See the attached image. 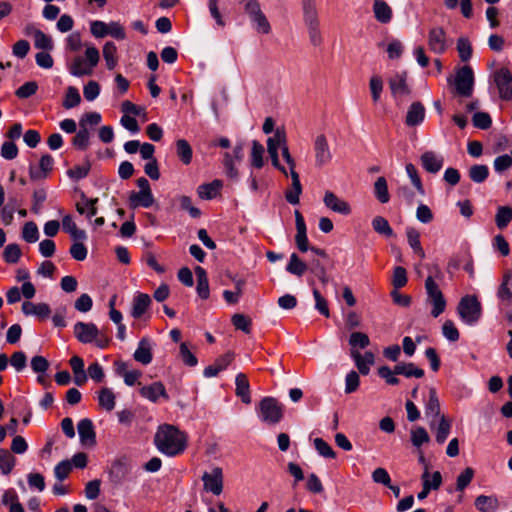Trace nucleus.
Masks as SVG:
<instances>
[{"label":"nucleus","mask_w":512,"mask_h":512,"mask_svg":"<svg viewBox=\"0 0 512 512\" xmlns=\"http://www.w3.org/2000/svg\"><path fill=\"white\" fill-rule=\"evenodd\" d=\"M187 434L174 425L164 424L159 426L154 442L157 449L169 457L183 453L187 447Z\"/></svg>","instance_id":"f257e3e1"},{"label":"nucleus","mask_w":512,"mask_h":512,"mask_svg":"<svg viewBox=\"0 0 512 512\" xmlns=\"http://www.w3.org/2000/svg\"><path fill=\"white\" fill-rule=\"evenodd\" d=\"M84 47V56L74 57L68 66L70 74L75 77L91 75L100 61L99 50L93 44L86 43Z\"/></svg>","instance_id":"f03ea898"},{"label":"nucleus","mask_w":512,"mask_h":512,"mask_svg":"<svg viewBox=\"0 0 512 512\" xmlns=\"http://www.w3.org/2000/svg\"><path fill=\"white\" fill-rule=\"evenodd\" d=\"M74 334L81 343H94L100 349L106 348L110 341L109 337L91 322H77L74 325Z\"/></svg>","instance_id":"7ed1b4c3"},{"label":"nucleus","mask_w":512,"mask_h":512,"mask_svg":"<svg viewBox=\"0 0 512 512\" xmlns=\"http://www.w3.org/2000/svg\"><path fill=\"white\" fill-rule=\"evenodd\" d=\"M426 302L432 307L431 315L434 318L440 316L446 309V299L432 275L425 280Z\"/></svg>","instance_id":"20e7f679"},{"label":"nucleus","mask_w":512,"mask_h":512,"mask_svg":"<svg viewBox=\"0 0 512 512\" xmlns=\"http://www.w3.org/2000/svg\"><path fill=\"white\" fill-rule=\"evenodd\" d=\"M457 312L462 322L469 326L475 325L482 315L481 303L476 296L466 295L461 298Z\"/></svg>","instance_id":"39448f33"},{"label":"nucleus","mask_w":512,"mask_h":512,"mask_svg":"<svg viewBox=\"0 0 512 512\" xmlns=\"http://www.w3.org/2000/svg\"><path fill=\"white\" fill-rule=\"evenodd\" d=\"M286 145V130L283 126L277 127L274 131V134L267 139V151L271 158L272 165L285 176L288 175V172L287 169L280 163L279 150H281Z\"/></svg>","instance_id":"423d86ee"},{"label":"nucleus","mask_w":512,"mask_h":512,"mask_svg":"<svg viewBox=\"0 0 512 512\" xmlns=\"http://www.w3.org/2000/svg\"><path fill=\"white\" fill-rule=\"evenodd\" d=\"M241 3L255 31L260 34H269L272 28L267 17L262 12L259 2L257 0H241Z\"/></svg>","instance_id":"0eeeda50"},{"label":"nucleus","mask_w":512,"mask_h":512,"mask_svg":"<svg viewBox=\"0 0 512 512\" xmlns=\"http://www.w3.org/2000/svg\"><path fill=\"white\" fill-rule=\"evenodd\" d=\"M451 44L452 39L447 36L443 27L434 26L429 29L427 45L432 53L441 55L447 51Z\"/></svg>","instance_id":"6e6552de"},{"label":"nucleus","mask_w":512,"mask_h":512,"mask_svg":"<svg viewBox=\"0 0 512 512\" xmlns=\"http://www.w3.org/2000/svg\"><path fill=\"white\" fill-rule=\"evenodd\" d=\"M453 84L457 94L470 97L474 90V73L470 66L465 65L456 71Z\"/></svg>","instance_id":"1a4fd4ad"},{"label":"nucleus","mask_w":512,"mask_h":512,"mask_svg":"<svg viewBox=\"0 0 512 512\" xmlns=\"http://www.w3.org/2000/svg\"><path fill=\"white\" fill-rule=\"evenodd\" d=\"M259 417L268 424H276L283 417L282 406L272 397H266L259 403Z\"/></svg>","instance_id":"9d476101"},{"label":"nucleus","mask_w":512,"mask_h":512,"mask_svg":"<svg viewBox=\"0 0 512 512\" xmlns=\"http://www.w3.org/2000/svg\"><path fill=\"white\" fill-rule=\"evenodd\" d=\"M203 489L215 496H219L224 488V474L223 469L219 466H214L210 471L203 473L202 477Z\"/></svg>","instance_id":"9b49d317"},{"label":"nucleus","mask_w":512,"mask_h":512,"mask_svg":"<svg viewBox=\"0 0 512 512\" xmlns=\"http://www.w3.org/2000/svg\"><path fill=\"white\" fill-rule=\"evenodd\" d=\"M315 167L322 168L332 160V152L328 139L324 134H318L313 141Z\"/></svg>","instance_id":"f8f14e48"},{"label":"nucleus","mask_w":512,"mask_h":512,"mask_svg":"<svg viewBox=\"0 0 512 512\" xmlns=\"http://www.w3.org/2000/svg\"><path fill=\"white\" fill-rule=\"evenodd\" d=\"M493 81L502 100L512 99V73L507 68H500L493 74Z\"/></svg>","instance_id":"ddd939ff"},{"label":"nucleus","mask_w":512,"mask_h":512,"mask_svg":"<svg viewBox=\"0 0 512 512\" xmlns=\"http://www.w3.org/2000/svg\"><path fill=\"white\" fill-rule=\"evenodd\" d=\"M407 79V71H398L389 79V88L394 98H404L411 93Z\"/></svg>","instance_id":"4468645a"},{"label":"nucleus","mask_w":512,"mask_h":512,"mask_svg":"<svg viewBox=\"0 0 512 512\" xmlns=\"http://www.w3.org/2000/svg\"><path fill=\"white\" fill-rule=\"evenodd\" d=\"M323 203L329 210L344 216H347L352 212L350 204L331 191L325 192Z\"/></svg>","instance_id":"2eb2a0df"},{"label":"nucleus","mask_w":512,"mask_h":512,"mask_svg":"<svg viewBox=\"0 0 512 512\" xmlns=\"http://www.w3.org/2000/svg\"><path fill=\"white\" fill-rule=\"evenodd\" d=\"M139 393L143 398L153 403L158 402L160 398H163L165 400L169 399L166 388L160 381H156L149 385L142 386L139 389Z\"/></svg>","instance_id":"dca6fc26"},{"label":"nucleus","mask_w":512,"mask_h":512,"mask_svg":"<svg viewBox=\"0 0 512 512\" xmlns=\"http://www.w3.org/2000/svg\"><path fill=\"white\" fill-rule=\"evenodd\" d=\"M77 430L80 442L83 446L93 447L96 444V433L94 430L93 422L84 418L81 419L77 424Z\"/></svg>","instance_id":"f3484780"},{"label":"nucleus","mask_w":512,"mask_h":512,"mask_svg":"<svg viewBox=\"0 0 512 512\" xmlns=\"http://www.w3.org/2000/svg\"><path fill=\"white\" fill-rule=\"evenodd\" d=\"M425 415L429 419V426L434 429L436 421L442 415L440 414V403L434 389L429 390L428 399L425 403Z\"/></svg>","instance_id":"a211bd4d"},{"label":"nucleus","mask_w":512,"mask_h":512,"mask_svg":"<svg viewBox=\"0 0 512 512\" xmlns=\"http://www.w3.org/2000/svg\"><path fill=\"white\" fill-rule=\"evenodd\" d=\"M294 214L297 231L295 235L296 246L301 252H307L309 250V241L304 218L298 210Z\"/></svg>","instance_id":"6ab92c4d"},{"label":"nucleus","mask_w":512,"mask_h":512,"mask_svg":"<svg viewBox=\"0 0 512 512\" xmlns=\"http://www.w3.org/2000/svg\"><path fill=\"white\" fill-rule=\"evenodd\" d=\"M350 355L355 362L356 367L362 375H368L370 372V367L375 362V356L371 351H366L364 354H361L356 349H351Z\"/></svg>","instance_id":"aec40b11"},{"label":"nucleus","mask_w":512,"mask_h":512,"mask_svg":"<svg viewBox=\"0 0 512 512\" xmlns=\"http://www.w3.org/2000/svg\"><path fill=\"white\" fill-rule=\"evenodd\" d=\"M22 312L26 316H35L39 320L43 321L49 318L51 309L46 303H33L25 301L22 304Z\"/></svg>","instance_id":"412c9836"},{"label":"nucleus","mask_w":512,"mask_h":512,"mask_svg":"<svg viewBox=\"0 0 512 512\" xmlns=\"http://www.w3.org/2000/svg\"><path fill=\"white\" fill-rule=\"evenodd\" d=\"M155 202L152 192L131 191L128 197V205L132 209L139 207L149 208Z\"/></svg>","instance_id":"4be33fe9"},{"label":"nucleus","mask_w":512,"mask_h":512,"mask_svg":"<svg viewBox=\"0 0 512 512\" xmlns=\"http://www.w3.org/2000/svg\"><path fill=\"white\" fill-rule=\"evenodd\" d=\"M151 298L146 293L137 292L131 304V316L135 319L141 318L151 305Z\"/></svg>","instance_id":"5701e85b"},{"label":"nucleus","mask_w":512,"mask_h":512,"mask_svg":"<svg viewBox=\"0 0 512 512\" xmlns=\"http://www.w3.org/2000/svg\"><path fill=\"white\" fill-rule=\"evenodd\" d=\"M497 297L505 304H512V269H507L502 276Z\"/></svg>","instance_id":"b1692460"},{"label":"nucleus","mask_w":512,"mask_h":512,"mask_svg":"<svg viewBox=\"0 0 512 512\" xmlns=\"http://www.w3.org/2000/svg\"><path fill=\"white\" fill-rule=\"evenodd\" d=\"M54 166V159L49 154H45L40 158L38 168H30V177L33 180L46 178L52 171Z\"/></svg>","instance_id":"393cba45"},{"label":"nucleus","mask_w":512,"mask_h":512,"mask_svg":"<svg viewBox=\"0 0 512 512\" xmlns=\"http://www.w3.org/2000/svg\"><path fill=\"white\" fill-rule=\"evenodd\" d=\"M232 360H233L232 353L224 354L223 356L216 359L213 364L207 366L203 371V375L206 378H211V377L217 376L221 371L225 370L230 365Z\"/></svg>","instance_id":"a878e982"},{"label":"nucleus","mask_w":512,"mask_h":512,"mask_svg":"<svg viewBox=\"0 0 512 512\" xmlns=\"http://www.w3.org/2000/svg\"><path fill=\"white\" fill-rule=\"evenodd\" d=\"M452 421L445 415L439 417L436 421L434 429H431L435 433V440L438 444H443L451 431Z\"/></svg>","instance_id":"bb28decb"},{"label":"nucleus","mask_w":512,"mask_h":512,"mask_svg":"<svg viewBox=\"0 0 512 512\" xmlns=\"http://www.w3.org/2000/svg\"><path fill=\"white\" fill-rule=\"evenodd\" d=\"M134 359L143 364L148 365L151 363L153 357H152V348L151 343L147 338H142L138 346L134 352Z\"/></svg>","instance_id":"cd10ccee"},{"label":"nucleus","mask_w":512,"mask_h":512,"mask_svg":"<svg viewBox=\"0 0 512 512\" xmlns=\"http://www.w3.org/2000/svg\"><path fill=\"white\" fill-rule=\"evenodd\" d=\"M303 19L306 26L318 25V11L315 0H301Z\"/></svg>","instance_id":"c85d7f7f"},{"label":"nucleus","mask_w":512,"mask_h":512,"mask_svg":"<svg viewBox=\"0 0 512 512\" xmlns=\"http://www.w3.org/2000/svg\"><path fill=\"white\" fill-rule=\"evenodd\" d=\"M443 158L432 151H427L421 156L423 168L430 173H437L443 166Z\"/></svg>","instance_id":"c756f323"},{"label":"nucleus","mask_w":512,"mask_h":512,"mask_svg":"<svg viewBox=\"0 0 512 512\" xmlns=\"http://www.w3.org/2000/svg\"><path fill=\"white\" fill-rule=\"evenodd\" d=\"M373 13L375 19L382 24H388L393 17L392 8L383 0H375Z\"/></svg>","instance_id":"7c9ffc66"},{"label":"nucleus","mask_w":512,"mask_h":512,"mask_svg":"<svg viewBox=\"0 0 512 512\" xmlns=\"http://www.w3.org/2000/svg\"><path fill=\"white\" fill-rule=\"evenodd\" d=\"M235 393L241 398L242 402L249 404L251 402L250 385L247 376L244 373H239L235 378Z\"/></svg>","instance_id":"2f4dec72"},{"label":"nucleus","mask_w":512,"mask_h":512,"mask_svg":"<svg viewBox=\"0 0 512 512\" xmlns=\"http://www.w3.org/2000/svg\"><path fill=\"white\" fill-rule=\"evenodd\" d=\"M425 117V108L420 102H414L410 105L407 115L406 124L408 126H416L423 122Z\"/></svg>","instance_id":"473e14b6"},{"label":"nucleus","mask_w":512,"mask_h":512,"mask_svg":"<svg viewBox=\"0 0 512 512\" xmlns=\"http://www.w3.org/2000/svg\"><path fill=\"white\" fill-rule=\"evenodd\" d=\"M102 55L108 70H113L118 64V49L114 42L107 41L102 48Z\"/></svg>","instance_id":"72a5a7b5"},{"label":"nucleus","mask_w":512,"mask_h":512,"mask_svg":"<svg viewBox=\"0 0 512 512\" xmlns=\"http://www.w3.org/2000/svg\"><path fill=\"white\" fill-rule=\"evenodd\" d=\"M222 186V181L218 179L213 180L211 183L202 184L197 189L198 196L204 200L213 199L219 194Z\"/></svg>","instance_id":"f704fd0d"},{"label":"nucleus","mask_w":512,"mask_h":512,"mask_svg":"<svg viewBox=\"0 0 512 512\" xmlns=\"http://www.w3.org/2000/svg\"><path fill=\"white\" fill-rule=\"evenodd\" d=\"M291 180V188L285 192V199L288 203L297 205L299 203V197L302 193V185L300 182L299 174L297 172H293Z\"/></svg>","instance_id":"c9c22d12"},{"label":"nucleus","mask_w":512,"mask_h":512,"mask_svg":"<svg viewBox=\"0 0 512 512\" xmlns=\"http://www.w3.org/2000/svg\"><path fill=\"white\" fill-rule=\"evenodd\" d=\"M195 273L197 277V294L201 299H208L210 290L206 271L202 267L198 266L195 269Z\"/></svg>","instance_id":"e433bc0d"},{"label":"nucleus","mask_w":512,"mask_h":512,"mask_svg":"<svg viewBox=\"0 0 512 512\" xmlns=\"http://www.w3.org/2000/svg\"><path fill=\"white\" fill-rule=\"evenodd\" d=\"M475 507L480 512H494L499 507V502L496 496L479 495L475 499Z\"/></svg>","instance_id":"4c0bfd02"},{"label":"nucleus","mask_w":512,"mask_h":512,"mask_svg":"<svg viewBox=\"0 0 512 512\" xmlns=\"http://www.w3.org/2000/svg\"><path fill=\"white\" fill-rule=\"evenodd\" d=\"M264 152V147L259 141L251 142L250 162L252 167L260 169L264 166Z\"/></svg>","instance_id":"58836bf2"},{"label":"nucleus","mask_w":512,"mask_h":512,"mask_svg":"<svg viewBox=\"0 0 512 512\" xmlns=\"http://www.w3.org/2000/svg\"><path fill=\"white\" fill-rule=\"evenodd\" d=\"M176 155L184 165H189L192 161V148L187 140L178 139L175 143Z\"/></svg>","instance_id":"ea45409f"},{"label":"nucleus","mask_w":512,"mask_h":512,"mask_svg":"<svg viewBox=\"0 0 512 512\" xmlns=\"http://www.w3.org/2000/svg\"><path fill=\"white\" fill-rule=\"evenodd\" d=\"M406 236L409 246L421 258L425 257V252L421 246L420 233L413 227L406 229Z\"/></svg>","instance_id":"a19ab883"},{"label":"nucleus","mask_w":512,"mask_h":512,"mask_svg":"<svg viewBox=\"0 0 512 512\" xmlns=\"http://www.w3.org/2000/svg\"><path fill=\"white\" fill-rule=\"evenodd\" d=\"M34 47L44 51H51L54 47L52 38L39 29H33Z\"/></svg>","instance_id":"79ce46f5"},{"label":"nucleus","mask_w":512,"mask_h":512,"mask_svg":"<svg viewBox=\"0 0 512 512\" xmlns=\"http://www.w3.org/2000/svg\"><path fill=\"white\" fill-rule=\"evenodd\" d=\"M98 402L102 409L112 411L116 404V397L112 389L102 388L98 394Z\"/></svg>","instance_id":"37998d69"},{"label":"nucleus","mask_w":512,"mask_h":512,"mask_svg":"<svg viewBox=\"0 0 512 512\" xmlns=\"http://www.w3.org/2000/svg\"><path fill=\"white\" fill-rule=\"evenodd\" d=\"M422 486H426L430 491L437 490L442 483V475L439 471L430 473L428 469H425L422 476Z\"/></svg>","instance_id":"c03bdc74"},{"label":"nucleus","mask_w":512,"mask_h":512,"mask_svg":"<svg viewBox=\"0 0 512 512\" xmlns=\"http://www.w3.org/2000/svg\"><path fill=\"white\" fill-rule=\"evenodd\" d=\"M395 372L407 378H421L424 376V371L421 368L415 366L413 363H398L395 366Z\"/></svg>","instance_id":"a18cd8bd"},{"label":"nucleus","mask_w":512,"mask_h":512,"mask_svg":"<svg viewBox=\"0 0 512 512\" xmlns=\"http://www.w3.org/2000/svg\"><path fill=\"white\" fill-rule=\"evenodd\" d=\"M410 440L415 448L420 449L422 445L430 441V436L425 428L418 426L410 430Z\"/></svg>","instance_id":"49530a36"},{"label":"nucleus","mask_w":512,"mask_h":512,"mask_svg":"<svg viewBox=\"0 0 512 512\" xmlns=\"http://www.w3.org/2000/svg\"><path fill=\"white\" fill-rule=\"evenodd\" d=\"M22 256L21 248L18 244H8L3 251V259L8 264H16Z\"/></svg>","instance_id":"de8ad7c7"},{"label":"nucleus","mask_w":512,"mask_h":512,"mask_svg":"<svg viewBox=\"0 0 512 512\" xmlns=\"http://www.w3.org/2000/svg\"><path fill=\"white\" fill-rule=\"evenodd\" d=\"M91 132L89 129L79 127L73 138V145L79 150H86L90 144Z\"/></svg>","instance_id":"09e8293b"},{"label":"nucleus","mask_w":512,"mask_h":512,"mask_svg":"<svg viewBox=\"0 0 512 512\" xmlns=\"http://www.w3.org/2000/svg\"><path fill=\"white\" fill-rule=\"evenodd\" d=\"M16 464L15 457L6 449H0V470L3 474H9Z\"/></svg>","instance_id":"8fccbe9b"},{"label":"nucleus","mask_w":512,"mask_h":512,"mask_svg":"<svg viewBox=\"0 0 512 512\" xmlns=\"http://www.w3.org/2000/svg\"><path fill=\"white\" fill-rule=\"evenodd\" d=\"M97 199H84L76 204V210L80 214H85L88 219H91L97 214L96 208Z\"/></svg>","instance_id":"3c124183"},{"label":"nucleus","mask_w":512,"mask_h":512,"mask_svg":"<svg viewBox=\"0 0 512 512\" xmlns=\"http://www.w3.org/2000/svg\"><path fill=\"white\" fill-rule=\"evenodd\" d=\"M307 269V265L300 260L297 254L292 253L286 270L296 276H302Z\"/></svg>","instance_id":"603ef678"},{"label":"nucleus","mask_w":512,"mask_h":512,"mask_svg":"<svg viewBox=\"0 0 512 512\" xmlns=\"http://www.w3.org/2000/svg\"><path fill=\"white\" fill-rule=\"evenodd\" d=\"M374 193L381 203H387L390 199L387 181L384 177L377 178L374 184Z\"/></svg>","instance_id":"864d4df0"},{"label":"nucleus","mask_w":512,"mask_h":512,"mask_svg":"<svg viewBox=\"0 0 512 512\" xmlns=\"http://www.w3.org/2000/svg\"><path fill=\"white\" fill-rule=\"evenodd\" d=\"M512 220V208L508 206H501L498 208L495 222L499 229H504Z\"/></svg>","instance_id":"5fc2aeb1"},{"label":"nucleus","mask_w":512,"mask_h":512,"mask_svg":"<svg viewBox=\"0 0 512 512\" xmlns=\"http://www.w3.org/2000/svg\"><path fill=\"white\" fill-rule=\"evenodd\" d=\"M81 102V96L78 89L74 86H69L66 90L65 99L63 101V107L71 109L78 106Z\"/></svg>","instance_id":"6e6d98bb"},{"label":"nucleus","mask_w":512,"mask_h":512,"mask_svg":"<svg viewBox=\"0 0 512 512\" xmlns=\"http://www.w3.org/2000/svg\"><path fill=\"white\" fill-rule=\"evenodd\" d=\"M22 238L28 243H35L39 239V230L37 225L32 222H26L22 228Z\"/></svg>","instance_id":"4d7b16f0"},{"label":"nucleus","mask_w":512,"mask_h":512,"mask_svg":"<svg viewBox=\"0 0 512 512\" xmlns=\"http://www.w3.org/2000/svg\"><path fill=\"white\" fill-rule=\"evenodd\" d=\"M489 175V168L486 165H473L469 169V177L475 183L484 182Z\"/></svg>","instance_id":"13d9d810"},{"label":"nucleus","mask_w":512,"mask_h":512,"mask_svg":"<svg viewBox=\"0 0 512 512\" xmlns=\"http://www.w3.org/2000/svg\"><path fill=\"white\" fill-rule=\"evenodd\" d=\"M373 229L386 237H391L393 235V230L389 224V222L382 216H376L372 220Z\"/></svg>","instance_id":"bf43d9fd"},{"label":"nucleus","mask_w":512,"mask_h":512,"mask_svg":"<svg viewBox=\"0 0 512 512\" xmlns=\"http://www.w3.org/2000/svg\"><path fill=\"white\" fill-rule=\"evenodd\" d=\"M102 120L101 114L98 112H88L81 116L79 127L89 129V127L97 126Z\"/></svg>","instance_id":"052dcab7"},{"label":"nucleus","mask_w":512,"mask_h":512,"mask_svg":"<svg viewBox=\"0 0 512 512\" xmlns=\"http://www.w3.org/2000/svg\"><path fill=\"white\" fill-rule=\"evenodd\" d=\"M369 88L374 103H377L383 91V80L380 76H372L369 81Z\"/></svg>","instance_id":"680f3d73"},{"label":"nucleus","mask_w":512,"mask_h":512,"mask_svg":"<svg viewBox=\"0 0 512 512\" xmlns=\"http://www.w3.org/2000/svg\"><path fill=\"white\" fill-rule=\"evenodd\" d=\"M474 477V470L471 467L465 468L457 477L456 489L463 491L472 481Z\"/></svg>","instance_id":"e2e57ef3"},{"label":"nucleus","mask_w":512,"mask_h":512,"mask_svg":"<svg viewBox=\"0 0 512 512\" xmlns=\"http://www.w3.org/2000/svg\"><path fill=\"white\" fill-rule=\"evenodd\" d=\"M457 51L462 61H468L471 58L472 46L467 38L460 37L457 40Z\"/></svg>","instance_id":"0e129e2a"},{"label":"nucleus","mask_w":512,"mask_h":512,"mask_svg":"<svg viewBox=\"0 0 512 512\" xmlns=\"http://www.w3.org/2000/svg\"><path fill=\"white\" fill-rule=\"evenodd\" d=\"M179 206L182 210L188 211L192 218H198L201 214L200 210L193 206L192 199L189 196L181 195L177 198Z\"/></svg>","instance_id":"69168bd1"},{"label":"nucleus","mask_w":512,"mask_h":512,"mask_svg":"<svg viewBox=\"0 0 512 512\" xmlns=\"http://www.w3.org/2000/svg\"><path fill=\"white\" fill-rule=\"evenodd\" d=\"M349 344L351 346V349H355L356 347L364 349L370 344V340L365 333L353 332L350 335Z\"/></svg>","instance_id":"338daca9"},{"label":"nucleus","mask_w":512,"mask_h":512,"mask_svg":"<svg viewBox=\"0 0 512 512\" xmlns=\"http://www.w3.org/2000/svg\"><path fill=\"white\" fill-rule=\"evenodd\" d=\"M494 170L497 173H502L512 167V156L503 154L494 159L493 162Z\"/></svg>","instance_id":"774afa93"}]
</instances>
